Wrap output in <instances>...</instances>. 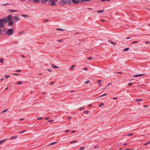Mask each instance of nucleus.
<instances>
[{"mask_svg":"<svg viewBox=\"0 0 150 150\" xmlns=\"http://www.w3.org/2000/svg\"><path fill=\"white\" fill-rule=\"evenodd\" d=\"M143 107L144 108H147L148 107V106L146 105H144Z\"/></svg>","mask_w":150,"mask_h":150,"instance_id":"nucleus-47","label":"nucleus"},{"mask_svg":"<svg viewBox=\"0 0 150 150\" xmlns=\"http://www.w3.org/2000/svg\"><path fill=\"white\" fill-rule=\"evenodd\" d=\"M4 77L5 78V79H7L8 78H9L10 77V76L8 75H5L4 76Z\"/></svg>","mask_w":150,"mask_h":150,"instance_id":"nucleus-23","label":"nucleus"},{"mask_svg":"<svg viewBox=\"0 0 150 150\" xmlns=\"http://www.w3.org/2000/svg\"><path fill=\"white\" fill-rule=\"evenodd\" d=\"M50 5L52 6H54L56 5V3L54 2H51V3L50 4Z\"/></svg>","mask_w":150,"mask_h":150,"instance_id":"nucleus-14","label":"nucleus"},{"mask_svg":"<svg viewBox=\"0 0 150 150\" xmlns=\"http://www.w3.org/2000/svg\"><path fill=\"white\" fill-rule=\"evenodd\" d=\"M129 48H126L124 49L123 50L124 51H125L128 50H129Z\"/></svg>","mask_w":150,"mask_h":150,"instance_id":"nucleus-29","label":"nucleus"},{"mask_svg":"<svg viewBox=\"0 0 150 150\" xmlns=\"http://www.w3.org/2000/svg\"><path fill=\"white\" fill-rule=\"evenodd\" d=\"M90 82V81H86L85 82V83L86 84H87V83H89Z\"/></svg>","mask_w":150,"mask_h":150,"instance_id":"nucleus-46","label":"nucleus"},{"mask_svg":"<svg viewBox=\"0 0 150 150\" xmlns=\"http://www.w3.org/2000/svg\"><path fill=\"white\" fill-rule=\"evenodd\" d=\"M24 33H25V32L24 31H22L19 32L18 33V34H19V35H21V34H23Z\"/></svg>","mask_w":150,"mask_h":150,"instance_id":"nucleus-22","label":"nucleus"},{"mask_svg":"<svg viewBox=\"0 0 150 150\" xmlns=\"http://www.w3.org/2000/svg\"><path fill=\"white\" fill-rule=\"evenodd\" d=\"M48 121H49V122H52L53 121V120H49Z\"/></svg>","mask_w":150,"mask_h":150,"instance_id":"nucleus-58","label":"nucleus"},{"mask_svg":"<svg viewBox=\"0 0 150 150\" xmlns=\"http://www.w3.org/2000/svg\"><path fill=\"white\" fill-rule=\"evenodd\" d=\"M92 59V57H90L88 58V60H91Z\"/></svg>","mask_w":150,"mask_h":150,"instance_id":"nucleus-49","label":"nucleus"},{"mask_svg":"<svg viewBox=\"0 0 150 150\" xmlns=\"http://www.w3.org/2000/svg\"><path fill=\"white\" fill-rule=\"evenodd\" d=\"M75 67V65H72L71 67V70H72Z\"/></svg>","mask_w":150,"mask_h":150,"instance_id":"nucleus-24","label":"nucleus"},{"mask_svg":"<svg viewBox=\"0 0 150 150\" xmlns=\"http://www.w3.org/2000/svg\"><path fill=\"white\" fill-rule=\"evenodd\" d=\"M102 80H98V82L99 84V86H100L101 85L100 82H101Z\"/></svg>","mask_w":150,"mask_h":150,"instance_id":"nucleus-17","label":"nucleus"},{"mask_svg":"<svg viewBox=\"0 0 150 150\" xmlns=\"http://www.w3.org/2000/svg\"><path fill=\"white\" fill-rule=\"evenodd\" d=\"M7 33L9 35H11L13 33V30L11 28L9 29L7 31Z\"/></svg>","mask_w":150,"mask_h":150,"instance_id":"nucleus-3","label":"nucleus"},{"mask_svg":"<svg viewBox=\"0 0 150 150\" xmlns=\"http://www.w3.org/2000/svg\"><path fill=\"white\" fill-rule=\"evenodd\" d=\"M109 42L112 44L115 45L116 44V43L112 41L109 40Z\"/></svg>","mask_w":150,"mask_h":150,"instance_id":"nucleus-13","label":"nucleus"},{"mask_svg":"<svg viewBox=\"0 0 150 150\" xmlns=\"http://www.w3.org/2000/svg\"><path fill=\"white\" fill-rule=\"evenodd\" d=\"M48 0H41V2L43 3H45Z\"/></svg>","mask_w":150,"mask_h":150,"instance_id":"nucleus-19","label":"nucleus"},{"mask_svg":"<svg viewBox=\"0 0 150 150\" xmlns=\"http://www.w3.org/2000/svg\"><path fill=\"white\" fill-rule=\"evenodd\" d=\"M40 0H34V2H38Z\"/></svg>","mask_w":150,"mask_h":150,"instance_id":"nucleus-52","label":"nucleus"},{"mask_svg":"<svg viewBox=\"0 0 150 150\" xmlns=\"http://www.w3.org/2000/svg\"><path fill=\"white\" fill-rule=\"evenodd\" d=\"M145 44H149L150 43V41H146L145 42Z\"/></svg>","mask_w":150,"mask_h":150,"instance_id":"nucleus-38","label":"nucleus"},{"mask_svg":"<svg viewBox=\"0 0 150 150\" xmlns=\"http://www.w3.org/2000/svg\"><path fill=\"white\" fill-rule=\"evenodd\" d=\"M23 17H29V16L28 15H22V16Z\"/></svg>","mask_w":150,"mask_h":150,"instance_id":"nucleus-35","label":"nucleus"},{"mask_svg":"<svg viewBox=\"0 0 150 150\" xmlns=\"http://www.w3.org/2000/svg\"><path fill=\"white\" fill-rule=\"evenodd\" d=\"M48 21H49L48 20H45L44 21V22H46Z\"/></svg>","mask_w":150,"mask_h":150,"instance_id":"nucleus-61","label":"nucleus"},{"mask_svg":"<svg viewBox=\"0 0 150 150\" xmlns=\"http://www.w3.org/2000/svg\"><path fill=\"white\" fill-rule=\"evenodd\" d=\"M46 92H43L42 93V94H43V95H45V94H46Z\"/></svg>","mask_w":150,"mask_h":150,"instance_id":"nucleus-56","label":"nucleus"},{"mask_svg":"<svg viewBox=\"0 0 150 150\" xmlns=\"http://www.w3.org/2000/svg\"><path fill=\"white\" fill-rule=\"evenodd\" d=\"M16 71L18 72H21V70H17Z\"/></svg>","mask_w":150,"mask_h":150,"instance_id":"nucleus-59","label":"nucleus"},{"mask_svg":"<svg viewBox=\"0 0 150 150\" xmlns=\"http://www.w3.org/2000/svg\"><path fill=\"white\" fill-rule=\"evenodd\" d=\"M4 79L3 78H2V79H0V80L1 81H4Z\"/></svg>","mask_w":150,"mask_h":150,"instance_id":"nucleus-64","label":"nucleus"},{"mask_svg":"<svg viewBox=\"0 0 150 150\" xmlns=\"http://www.w3.org/2000/svg\"><path fill=\"white\" fill-rule=\"evenodd\" d=\"M8 23V25L10 26L12 25L13 24V20L11 21Z\"/></svg>","mask_w":150,"mask_h":150,"instance_id":"nucleus-8","label":"nucleus"},{"mask_svg":"<svg viewBox=\"0 0 150 150\" xmlns=\"http://www.w3.org/2000/svg\"><path fill=\"white\" fill-rule=\"evenodd\" d=\"M4 61V59H0V63H2Z\"/></svg>","mask_w":150,"mask_h":150,"instance_id":"nucleus-28","label":"nucleus"},{"mask_svg":"<svg viewBox=\"0 0 150 150\" xmlns=\"http://www.w3.org/2000/svg\"><path fill=\"white\" fill-rule=\"evenodd\" d=\"M63 41H64V40L63 39H60V40H57V41L58 42H63Z\"/></svg>","mask_w":150,"mask_h":150,"instance_id":"nucleus-18","label":"nucleus"},{"mask_svg":"<svg viewBox=\"0 0 150 150\" xmlns=\"http://www.w3.org/2000/svg\"><path fill=\"white\" fill-rule=\"evenodd\" d=\"M13 75H16V76H18L19 75V74H15V73H13Z\"/></svg>","mask_w":150,"mask_h":150,"instance_id":"nucleus-41","label":"nucleus"},{"mask_svg":"<svg viewBox=\"0 0 150 150\" xmlns=\"http://www.w3.org/2000/svg\"><path fill=\"white\" fill-rule=\"evenodd\" d=\"M12 18V16L11 15H8L7 17V20L8 21H12L11 20Z\"/></svg>","mask_w":150,"mask_h":150,"instance_id":"nucleus-4","label":"nucleus"},{"mask_svg":"<svg viewBox=\"0 0 150 150\" xmlns=\"http://www.w3.org/2000/svg\"><path fill=\"white\" fill-rule=\"evenodd\" d=\"M7 110H8V109L4 110H3V111L1 112L4 113V112H6Z\"/></svg>","mask_w":150,"mask_h":150,"instance_id":"nucleus-34","label":"nucleus"},{"mask_svg":"<svg viewBox=\"0 0 150 150\" xmlns=\"http://www.w3.org/2000/svg\"><path fill=\"white\" fill-rule=\"evenodd\" d=\"M18 43V41L14 42H13V43H14V44Z\"/></svg>","mask_w":150,"mask_h":150,"instance_id":"nucleus-60","label":"nucleus"},{"mask_svg":"<svg viewBox=\"0 0 150 150\" xmlns=\"http://www.w3.org/2000/svg\"><path fill=\"white\" fill-rule=\"evenodd\" d=\"M117 99V97H115V98H113V100H116V99Z\"/></svg>","mask_w":150,"mask_h":150,"instance_id":"nucleus-63","label":"nucleus"},{"mask_svg":"<svg viewBox=\"0 0 150 150\" xmlns=\"http://www.w3.org/2000/svg\"><path fill=\"white\" fill-rule=\"evenodd\" d=\"M84 149V148L82 146L80 147V150H83Z\"/></svg>","mask_w":150,"mask_h":150,"instance_id":"nucleus-32","label":"nucleus"},{"mask_svg":"<svg viewBox=\"0 0 150 150\" xmlns=\"http://www.w3.org/2000/svg\"><path fill=\"white\" fill-rule=\"evenodd\" d=\"M37 119L39 120H41L42 119V117H38L37 118Z\"/></svg>","mask_w":150,"mask_h":150,"instance_id":"nucleus-36","label":"nucleus"},{"mask_svg":"<svg viewBox=\"0 0 150 150\" xmlns=\"http://www.w3.org/2000/svg\"><path fill=\"white\" fill-rule=\"evenodd\" d=\"M107 95V94L106 93H104L102 95L100 96L98 98L102 97L103 96H104Z\"/></svg>","mask_w":150,"mask_h":150,"instance_id":"nucleus-26","label":"nucleus"},{"mask_svg":"<svg viewBox=\"0 0 150 150\" xmlns=\"http://www.w3.org/2000/svg\"><path fill=\"white\" fill-rule=\"evenodd\" d=\"M57 142H53V143H51V144H49V145H52L56 143Z\"/></svg>","mask_w":150,"mask_h":150,"instance_id":"nucleus-37","label":"nucleus"},{"mask_svg":"<svg viewBox=\"0 0 150 150\" xmlns=\"http://www.w3.org/2000/svg\"><path fill=\"white\" fill-rule=\"evenodd\" d=\"M13 19L15 20V21L16 22L17 21H18L20 20V18H19L18 17L15 16L13 17Z\"/></svg>","mask_w":150,"mask_h":150,"instance_id":"nucleus-6","label":"nucleus"},{"mask_svg":"<svg viewBox=\"0 0 150 150\" xmlns=\"http://www.w3.org/2000/svg\"><path fill=\"white\" fill-rule=\"evenodd\" d=\"M52 67L53 68H56L58 69L59 68V67L54 64H52L51 65Z\"/></svg>","mask_w":150,"mask_h":150,"instance_id":"nucleus-12","label":"nucleus"},{"mask_svg":"<svg viewBox=\"0 0 150 150\" xmlns=\"http://www.w3.org/2000/svg\"><path fill=\"white\" fill-rule=\"evenodd\" d=\"M79 0H72V2L74 4H77L79 3Z\"/></svg>","mask_w":150,"mask_h":150,"instance_id":"nucleus-5","label":"nucleus"},{"mask_svg":"<svg viewBox=\"0 0 150 150\" xmlns=\"http://www.w3.org/2000/svg\"><path fill=\"white\" fill-rule=\"evenodd\" d=\"M98 147L97 146H95L94 147V148L95 149H96V148H98Z\"/></svg>","mask_w":150,"mask_h":150,"instance_id":"nucleus-62","label":"nucleus"},{"mask_svg":"<svg viewBox=\"0 0 150 150\" xmlns=\"http://www.w3.org/2000/svg\"><path fill=\"white\" fill-rule=\"evenodd\" d=\"M107 95V94L106 93H104L102 95L100 96L98 98L102 97L103 96H104Z\"/></svg>","mask_w":150,"mask_h":150,"instance_id":"nucleus-25","label":"nucleus"},{"mask_svg":"<svg viewBox=\"0 0 150 150\" xmlns=\"http://www.w3.org/2000/svg\"><path fill=\"white\" fill-rule=\"evenodd\" d=\"M56 30H63L62 29H60V28H57L56 29Z\"/></svg>","mask_w":150,"mask_h":150,"instance_id":"nucleus-45","label":"nucleus"},{"mask_svg":"<svg viewBox=\"0 0 150 150\" xmlns=\"http://www.w3.org/2000/svg\"><path fill=\"white\" fill-rule=\"evenodd\" d=\"M149 143H150V141L148 142H147L145 143L144 145H147Z\"/></svg>","mask_w":150,"mask_h":150,"instance_id":"nucleus-33","label":"nucleus"},{"mask_svg":"<svg viewBox=\"0 0 150 150\" xmlns=\"http://www.w3.org/2000/svg\"><path fill=\"white\" fill-rule=\"evenodd\" d=\"M57 0H50V2H54V1H57Z\"/></svg>","mask_w":150,"mask_h":150,"instance_id":"nucleus-42","label":"nucleus"},{"mask_svg":"<svg viewBox=\"0 0 150 150\" xmlns=\"http://www.w3.org/2000/svg\"><path fill=\"white\" fill-rule=\"evenodd\" d=\"M17 10H8V12L9 13H12L14 12L17 11Z\"/></svg>","mask_w":150,"mask_h":150,"instance_id":"nucleus-9","label":"nucleus"},{"mask_svg":"<svg viewBox=\"0 0 150 150\" xmlns=\"http://www.w3.org/2000/svg\"><path fill=\"white\" fill-rule=\"evenodd\" d=\"M84 109V108L83 107H81L80 108H79V110H83V109Z\"/></svg>","mask_w":150,"mask_h":150,"instance_id":"nucleus-39","label":"nucleus"},{"mask_svg":"<svg viewBox=\"0 0 150 150\" xmlns=\"http://www.w3.org/2000/svg\"><path fill=\"white\" fill-rule=\"evenodd\" d=\"M54 83V82H53V81H52V82H50V85H52Z\"/></svg>","mask_w":150,"mask_h":150,"instance_id":"nucleus-48","label":"nucleus"},{"mask_svg":"<svg viewBox=\"0 0 150 150\" xmlns=\"http://www.w3.org/2000/svg\"><path fill=\"white\" fill-rule=\"evenodd\" d=\"M22 83H23V82L21 81H18L17 82V84H18V85H21V84H22Z\"/></svg>","mask_w":150,"mask_h":150,"instance_id":"nucleus-16","label":"nucleus"},{"mask_svg":"<svg viewBox=\"0 0 150 150\" xmlns=\"http://www.w3.org/2000/svg\"><path fill=\"white\" fill-rule=\"evenodd\" d=\"M133 134V133H131L130 134H129L128 135V136H132Z\"/></svg>","mask_w":150,"mask_h":150,"instance_id":"nucleus-40","label":"nucleus"},{"mask_svg":"<svg viewBox=\"0 0 150 150\" xmlns=\"http://www.w3.org/2000/svg\"><path fill=\"white\" fill-rule=\"evenodd\" d=\"M90 0H79L80 3L83 2L84 1H88Z\"/></svg>","mask_w":150,"mask_h":150,"instance_id":"nucleus-15","label":"nucleus"},{"mask_svg":"<svg viewBox=\"0 0 150 150\" xmlns=\"http://www.w3.org/2000/svg\"><path fill=\"white\" fill-rule=\"evenodd\" d=\"M101 21L103 22H105V21L103 19H101Z\"/></svg>","mask_w":150,"mask_h":150,"instance_id":"nucleus-57","label":"nucleus"},{"mask_svg":"<svg viewBox=\"0 0 150 150\" xmlns=\"http://www.w3.org/2000/svg\"><path fill=\"white\" fill-rule=\"evenodd\" d=\"M6 140V139H4L0 141V145L5 142Z\"/></svg>","mask_w":150,"mask_h":150,"instance_id":"nucleus-10","label":"nucleus"},{"mask_svg":"<svg viewBox=\"0 0 150 150\" xmlns=\"http://www.w3.org/2000/svg\"><path fill=\"white\" fill-rule=\"evenodd\" d=\"M103 105V103H101L99 105V106L100 107L102 106Z\"/></svg>","mask_w":150,"mask_h":150,"instance_id":"nucleus-31","label":"nucleus"},{"mask_svg":"<svg viewBox=\"0 0 150 150\" xmlns=\"http://www.w3.org/2000/svg\"><path fill=\"white\" fill-rule=\"evenodd\" d=\"M7 22V20L6 18L0 19V28H3L4 26V23H6Z\"/></svg>","mask_w":150,"mask_h":150,"instance_id":"nucleus-1","label":"nucleus"},{"mask_svg":"<svg viewBox=\"0 0 150 150\" xmlns=\"http://www.w3.org/2000/svg\"><path fill=\"white\" fill-rule=\"evenodd\" d=\"M142 100L141 99H137L136 100V101L137 102H138L139 101H141Z\"/></svg>","mask_w":150,"mask_h":150,"instance_id":"nucleus-21","label":"nucleus"},{"mask_svg":"<svg viewBox=\"0 0 150 150\" xmlns=\"http://www.w3.org/2000/svg\"><path fill=\"white\" fill-rule=\"evenodd\" d=\"M137 41H133V42H132V43L135 44V43H137Z\"/></svg>","mask_w":150,"mask_h":150,"instance_id":"nucleus-51","label":"nucleus"},{"mask_svg":"<svg viewBox=\"0 0 150 150\" xmlns=\"http://www.w3.org/2000/svg\"><path fill=\"white\" fill-rule=\"evenodd\" d=\"M17 138V136H12L9 139L10 140L15 139Z\"/></svg>","mask_w":150,"mask_h":150,"instance_id":"nucleus-7","label":"nucleus"},{"mask_svg":"<svg viewBox=\"0 0 150 150\" xmlns=\"http://www.w3.org/2000/svg\"><path fill=\"white\" fill-rule=\"evenodd\" d=\"M61 1L60 3V4L62 6H63L65 4H70L71 3V0H61Z\"/></svg>","mask_w":150,"mask_h":150,"instance_id":"nucleus-2","label":"nucleus"},{"mask_svg":"<svg viewBox=\"0 0 150 150\" xmlns=\"http://www.w3.org/2000/svg\"><path fill=\"white\" fill-rule=\"evenodd\" d=\"M87 67H84V68H83V69L85 71H86L87 70Z\"/></svg>","mask_w":150,"mask_h":150,"instance_id":"nucleus-44","label":"nucleus"},{"mask_svg":"<svg viewBox=\"0 0 150 150\" xmlns=\"http://www.w3.org/2000/svg\"><path fill=\"white\" fill-rule=\"evenodd\" d=\"M107 95V94L106 93H104L102 95L100 96L98 98L102 97L103 96H104Z\"/></svg>","mask_w":150,"mask_h":150,"instance_id":"nucleus-27","label":"nucleus"},{"mask_svg":"<svg viewBox=\"0 0 150 150\" xmlns=\"http://www.w3.org/2000/svg\"><path fill=\"white\" fill-rule=\"evenodd\" d=\"M2 33V30L1 29H0V35H1Z\"/></svg>","mask_w":150,"mask_h":150,"instance_id":"nucleus-54","label":"nucleus"},{"mask_svg":"<svg viewBox=\"0 0 150 150\" xmlns=\"http://www.w3.org/2000/svg\"><path fill=\"white\" fill-rule=\"evenodd\" d=\"M103 12H104V11H103V10H100V11H97V12L98 13H102Z\"/></svg>","mask_w":150,"mask_h":150,"instance_id":"nucleus-30","label":"nucleus"},{"mask_svg":"<svg viewBox=\"0 0 150 150\" xmlns=\"http://www.w3.org/2000/svg\"><path fill=\"white\" fill-rule=\"evenodd\" d=\"M69 131V130L68 129V130H65V132H68Z\"/></svg>","mask_w":150,"mask_h":150,"instance_id":"nucleus-53","label":"nucleus"},{"mask_svg":"<svg viewBox=\"0 0 150 150\" xmlns=\"http://www.w3.org/2000/svg\"><path fill=\"white\" fill-rule=\"evenodd\" d=\"M77 142V141L76 140H74V141H72V142H71L70 143L71 144H73V143H76Z\"/></svg>","mask_w":150,"mask_h":150,"instance_id":"nucleus-20","label":"nucleus"},{"mask_svg":"<svg viewBox=\"0 0 150 150\" xmlns=\"http://www.w3.org/2000/svg\"><path fill=\"white\" fill-rule=\"evenodd\" d=\"M145 75L144 74H139V75H134L133 76L134 77H140L141 76H142Z\"/></svg>","mask_w":150,"mask_h":150,"instance_id":"nucleus-11","label":"nucleus"},{"mask_svg":"<svg viewBox=\"0 0 150 150\" xmlns=\"http://www.w3.org/2000/svg\"><path fill=\"white\" fill-rule=\"evenodd\" d=\"M132 85V83H129L128 84V85L129 86H131Z\"/></svg>","mask_w":150,"mask_h":150,"instance_id":"nucleus-50","label":"nucleus"},{"mask_svg":"<svg viewBox=\"0 0 150 150\" xmlns=\"http://www.w3.org/2000/svg\"><path fill=\"white\" fill-rule=\"evenodd\" d=\"M48 71L50 72H51V69H48V70H47Z\"/></svg>","mask_w":150,"mask_h":150,"instance_id":"nucleus-55","label":"nucleus"},{"mask_svg":"<svg viewBox=\"0 0 150 150\" xmlns=\"http://www.w3.org/2000/svg\"><path fill=\"white\" fill-rule=\"evenodd\" d=\"M88 113V111L87 110L85 111L84 112V113L85 114H87Z\"/></svg>","mask_w":150,"mask_h":150,"instance_id":"nucleus-43","label":"nucleus"}]
</instances>
